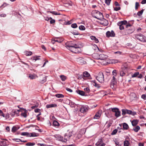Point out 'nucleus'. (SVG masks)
I'll return each mask as SVG.
<instances>
[{
  "mask_svg": "<svg viewBox=\"0 0 146 146\" xmlns=\"http://www.w3.org/2000/svg\"><path fill=\"white\" fill-rule=\"evenodd\" d=\"M79 29L81 30H84L85 29V28L84 26L80 25L79 27Z\"/></svg>",
  "mask_w": 146,
  "mask_h": 146,
  "instance_id": "49530a36",
  "label": "nucleus"
},
{
  "mask_svg": "<svg viewBox=\"0 0 146 146\" xmlns=\"http://www.w3.org/2000/svg\"><path fill=\"white\" fill-rule=\"evenodd\" d=\"M127 114H130L133 115H134L136 114V112H133L131 110H127Z\"/></svg>",
  "mask_w": 146,
  "mask_h": 146,
  "instance_id": "cd10ccee",
  "label": "nucleus"
},
{
  "mask_svg": "<svg viewBox=\"0 0 146 146\" xmlns=\"http://www.w3.org/2000/svg\"><path fill=\"white\" fill-rule=\"evenodd\" d=\"M76 92H77L78 94H79V95L81 96H86V95H85V92L82 91L78 90L76 91Z\"/></svg>",
  "mask_w": 146,
  "mask_h": 146,
  "instance_id": "4be33fe9",
  "label": "nucleus"
},
{
  "mask_svg": "<svg viewBox=\"0 0 146 146\" xmlns=\"http://www.w3.org/2000/svg\"><path fill=\"white\" fill-rule=\"evenodd\" d=\"M57 139L60 141L64 142H66L67 141L66 138H63L62 136H58L57 137Z\"/></svg>",
  "mask_w": 146,
  "mask_h": 146,
  "instance_id": "f3484780",
  "label": "nucleus"
},
{
  "mask_svg": "<svg viewBox=\"0 0 146 146\" xmlns=\"http://www.w3.org/2000/svg\"><path fill=\"white\" fill-rule=\"evenodd\" d=\"M93 47H94V48L93 47V48H94V50H96V48L98 49L99 50V48L98 47V46L96 44H94L93 45Z\"/></svg>",
  "mask_w": 146,
  "mask_h": 146,
  "instance_id": "bf43d9fd",
  "label": "nucleus"
},
{
  "mask_svg": "<svg viewBox=\"0 0 146 146\" xmlns=\"http://www.w3.org/2000/svg\"><path fill=\"white\" fill-rule=\"evenodd\" d=\"M139 74V72H137L133 74L132 76V77H135L137 76Z\"/></svg>",
  "mask_w": 146,
  "mask_h": 146,
  "instance_id": "603ef678",
  "label": "nucleus"
},
{
  "mask_svg": "<svg viewBox=\"0 0 146 146\" xmlns=\"http://www.w3.org/2000/svg\"><path fill=\"white\" fill-rule=\"evenodd\" d=\"M55 42H57L59 43H61L63 41L62 39H60L59 38H56L54 39Z\"/></svg>",
  "mask_w": 146,
  "mask_h": 146,
  "instance_id": "7c9ffc66",
  "label": "nucleus"
},
{
  "mask_svg": "<svg viewBox=\"0 0 146 146\" xmlns=\"http://www.w3.org/2000/svg\"><path fill=\"white\" fill-rule=\"evenodd\" d=\"M96 146H105V144L103 142L102 139H100L96 144Z\"/></svg>",
  "mask_w": 146,
  "mask_h": 146,
  "instance_id": "2eb2a0df",
  "label": "nucleus"
},
{
  "mask_svg": "<svg viewBox=\"0 0 146 146\" xmlns=\"http://www.w3.org/2000/svg\"><path fill=\"white\" fill-rule=\"evenodd\" d=\"M129 143L128 141H125L124 142V146H129Z\"/></svg>",
  "mask_w": 146,
  "mask_h": 146,
  "instance_id": "37998d69",
  "label": "nucleus"
},
{
  "mask_svg": "<svg viewBox=\"0 0 146 146\" xmlns=\"http://www.w3.org/2000/svg\"><path fill=\"white\" fill-rule=\"evenodd\" d=\"M72 131L68 133H66L65 134L64 137L65 138H66V140L69 139L70 137L72 136Z\"/></svg>",
  "mask_w": 146,
  "mask_h": 146,
  "instance_id": "dca6fc26",
  "label": "nucleus"
},
{
  "mask_svg": "<svg viewBox=\"0 0 146 146\" xmlns=\"http://www.w3.org/2000/svg\"><path fill=\"white\" fill-rule=\"evenodd\" d=\"M46 144L42 143H38L37 144V145L38 146H46Z\"/></svg>",
  "mask_w": 146,
  "mask_h": 146,
  "instance_id": "680f3d73",
  "label": "nucleus"
},
{
  "mask_svg": "<svg viewBox=\"0 0 146 146\" xmlns=\"http://www.w3.org/2000/svg\"><path fill=\"white\" fill-rule=\"evenodd\" d=\"M40 57V56H33L31 58V59L33 61L35 60L36 61L37 60H39L40 59L39 58Z\"/></svg>",
  "mask_w": 146,
  "mask_h": 146,
  "instance_id": "393cba45",
  "label": "nucleus"
},
{
  "mask_svg": "<svg viewBox=\"0 0 146 146\" xmlns=\"http://www.w3.org/2000/svg\"><path fill=\"white\" fill-rule=\"evenodd\" d=\"M60 77L61 80L63 81H65L66 79V77L63 75H60Z\"/></svg>",
  "mask_w": 146,
  "mask_h": 146,
  "instance_id": "e433bc0d",
  "label": "nucleus"
},
{
  "mask_svg": "<svg viewBox=\"0 0 146 146\" xmlns=\"http://www.w3.org/2000/svg\"><path fill=\"white\" fill-rule=\"evenodd\" d=\"M40 110L39 109L37 108L35 109V111L36 113L40 112Z\"/></svg>",
  "mask_w": 146,
  "mask_h": 146,
  "instance_id": "13d9d810",
  "label": "nucleus"
},
{
  "mask_svg": "<svg viewBox=\"0 0 146 146\" xmlns=\"http://www.w3.org/2000/svg\"><path fill=\"white\" fill-rule=\"evenodd\" d=\"M121 9V7H115L114 8V11H117Z\"/></svg>",
  "mask_w": 146,
  "mask_h": 146,
  "instance_id": "5fc2aeb1",
  "label": "nucleus"
},
{
  "mask_svg": "<svg viewBox=\"0 0 146 146\" xmlns=\"http://www.w3.org/2000/svg\"><path fill=\"white\" fill-rule=\"evenodd\" d=\"M117 70H113L112 72L113 75V76H116L117 75Z\"/></svg>",
  "mask_w": 146,
  "mask_h": 146,
  "instance_id": "09e8293b",
  "label": "nucleus"
},
{
  "mask_svg": "<svg viewBox=\"0 0 146 146\" xmlns=\"http://www.w3.org/2000/svg\"><path fill=\"white\" fill-rule=\"evenodd\" d=\"M19 129L18 126H14L12 128L11 131L13 132H15Z\"/></svg>",
  "mask_w": 146,
  "mask_h": 146,
  "instance_id": "b1692460",
  "label": "nucleus"
},
{
  "mask_svg": "<svg viewBox=\"0 0 146 146\" xmlns=\"http://www.w3.org/2000/svg\"><path fill=\"white\" fill-rule=\"evenodd\" d=\"M92 16L95 18L99 20H101V19L103 17L102 14L99 11L94 10L92 11Z\"/></svg>",
  "mask_w": 146,
  "mask_h": 146,
  "instance_id": "f03ea898",
  "label": "nucleus"
},
{
  "mask_svg": "<svg viewBox=\"0 0 146 146\" xmlns=\"http://www.w3.org/2000/svg\"><path fill=\"white\" fill-rule=\"evenodd\" d=\"M51 13L55 15H60V13H58L57 12L55 11H52L50 12Z\"/></svg>",
  "mask_w": 146,
  "mask_h": 146,
  "instance_id": "052dcab7",
  "label": "nucleus"
},
{
  "mask_svg": "<svg viewBox=\"0 0 146 146\" xmlns=\"http://www.w3.org/2000/svg\"><path fill=\"white\" fill-rule=\"evenodd\" d=\"M106 35L107 37H114L115 36V34L113 30H111V32L109 31H107L106 33Z\"/></svg>",
  "mask_w": 146,
  "mask_h": 146,
  "instance_id": "9b49d317",
  "label": "nucleus"
},
{
  "mask_svg": "<svg viewBox=\"0 0 146 146\" xmlns=\"http://www.w3.org/2000/svg\"><path fill=\"white\" fill-rule=\"evenodd\" d=\"M21 135H22L27 136L29 137V133L27 132H24L21 133Z\"/></svg>",
  "mask_w": 146,
  "mask_h": 146,
  "instance_id": "f704fd0d",
  "label": "nucleus"
},
{
  "mask_svg": "<svg viewBox=\"0 0 146 146\" xmlns=\"http://www.w3.org/2000/svg\"><path fill=\"white\" fill-rule=\"evenodd\" d=\"M19 110H15L13 112V113H14V115H15V114H16L17 115V114L18 113H19Z\"/></svg>",
  "mask_w": 146,
  "mask_h": 146,
  "instance_id": "4d7b16f0",
  "label": "nucleus"
},
{
  "mask_svg": "<svg viewBox=\"0 0 146 146\" xmlns=\"http://www.w3.org/2000/svg\"><path fill=\"white\" fill-rule=\"evenodd\" d=\"M35 143L28 142L25 145L28 146H32L35 145Z\"/></svg>",
  "mask_w": 146,
  "mask_h": 146,
  "instance_id": "72a5a7b5",
  "label": "nucleus"
},
{
  "mask_svg": "<svg viewBox=\"0 0 146 146\" xmlns=\"http://www.w3.org/2000/svg\"><path fill=\"white\" fill-rule=\"evenodd\" d=\"M53 125L54 126H59L60 125V124L59 123L56 121L54 120L53 122Z\"/></svg>",
  "mask_w": 146,
  "mask_h": 146,
  "instance_id": "bb28decb",
  "label": "nucleus"
},
{
  "mask_svg": "<svg viewBox=\"0 0 146 146\" xmlns=\"http://www.w3.org/2000/svg\"><path fill=\"white\" fill-rule=\"evenodd\" d=\"M111 111L112 112H115V115L117 117H118L121 115V112L119 110V109L116 108H111Z\"/></svg>",
  "mask_w": 146,
  "mask_h": 146,
  "instance_id": "6e6552de",
  "label": "nucleus"
},
{
  "mask_svg": "<svg viewBox=\"0 0 146 146\" xmlns=\"http://www.w3.org/2000/svg\"><path fill=\"white\" fill-rule=\"evenodd\" d=\"M100 114H99V112H97L95 115L94 117V119H98L100 117Z\"/></svg>",
  "mask_w": 146,
  "mask_h": 146,
  "instance_id": "a878e982",
  "label": "nucleus"
},
{
  "mask_svg": "<svg viewBox=\"0 0 146 146\" xmlns=\"http://www.w3.org/2000/svg\"><path fill=\"white\" fill-rule=\"evenodd\" d=\"M66 89L67 91H68L70 92H72V89H71L69 88H66Z\"/></svg>",
  "mask_w": 146,
  "mask_h": 146,
  "instance_id": "69168bd1",
  "label": "nucleus"
},
{
  "mask_svg": "<svg viewBox=\"0 0 146 146\" xmlns=\"http://www.w3.org/2000/svg\"><path fill=\"white\" fill-rule=\"evenodd\" d=\"M84 90L86 93H89L90 92V90L89 88L87 87L84 89Z\"/></svg>",
  "mask_w": 146,
  "mask_h": 146,
  "instance_id": "8fccbe9b",
  "label": "nucleus"
},
{
  "mask_svg": "<svg viewBox=\"0 0 146 146\" xmlns=\"http://www.w3.org/2000/svg\"><path fill=\"white\" fill-rule=\"evenodd\" d=\"M89 109V107L87 106H82L80 109V111L83 113H85Z\"/></svg>",
  "mask_w": 146,
  "mask_h": 146,
  "instance_id": "9d476101",
  "label": "nucleus"
},
{
  "mask_svg": "<svg viewBox=\"0 0 146 146\" xmlns=\"http://www.w3.org/2000/svg\"><path fill=\"white\" fill-rule=\"evenodd\" d=\"M139 6V4L138 2H136L135 3V9L137 10L138 9Z\"/></svg>",
  "mask_w": 146,
  "mask_h": 146,
  "instance_id": "864d4df0",
  "label": "nucleus"
},
{
  "mask_svg": "<svg viewBox=\"0 0 146 146\" xmlns=\"http://www.w3.org/2000/svg\"><path fill=\"white\" fill-rule=\"evenodd\" d=\"M25 54L26 55L29 56L31 55L32 54V52L31 51H26L25 52Z\"/></svg>",
  "mask_w": 146,
  "mask_h": 146,
  "instance_id": "a18cd8bd",
  "label": "nucleus"
},
{
  "mask_svg": "<svg viewBox=\"0 0 146 146\" xmlns=\"http://www.w3.org/2000/svg\"><path fill=\"white\" fill-rule=\"evenodd\" d=\"M36 134L35 133H29V137H36Z\"/></svg>",
  "mask_w": 146,
  "mask_h": 146,
  "instance_id": "a19ab883",
  "label": "nucleus"
},
{
  "mask_svg": "<svg viewBox=\"0 0 146 146\" xmlns=\"http://www.w3.org/2000/svg\"><path fill=\"white\" fill-rule=\"evenodd\" d=\"M55 96L58 98H62L64 97V96L63 94H56Z\"/></svg>",
  "mask_w": 146,
  "mask_h": 146,
  "instance_id": "c9c22d12",
  "label": "nucleus"
},
{
  "mask_svg": "<svg viewBox=\"0 0 146 146\" xmlns=\"http://www.w3.org/2000/svg\"><path fill=\"white\" fill-rule=\"evenodd\" d=\"M38 106V105H35L34 106L31 107V108L33 109H34L35 108H37Z\"/></svg>",
  "mask_w": 146,
  "mask_h": 146,
  "instance_id": "774afa93",
  "label": "nucleus"
},
{
  "mask_svg": "<svg viewBox=\"0 0 146 146\" xmlns=\"http://www.w3.org/2000/svg\"><path fill=\"white\" fill-rule=\"evenodd\" d=\"M45 20L47 21H48L50 19H52L51 17H44Z\"/></svg>",
  "mask_w": 146,
  "mask_h": 146,
  "instance_id": "338daca9",
  "label": "nucleus"
},
{
  "mask_svg": "<svg viewBox=\"0 0 146 146\" xmlns=\"http://www.w3.org/2000/svg\"><path fill=\"white\" fill-rule=\"evenodd\" d=\"M90 38L93 41L96 43H98L99 42L98 39L95 36H90Z\"/></svg>",
  "mask_w": 146,
  "mask_h": 146,
  "instance_id": "6ab92c4d",
  "label": "nucleus"
},
{
  "mask_svg": "<svg viewBox=\"0 0 146 146\" xmlns=\"http://www.w3.org/2000/svg\"><path fill=\"white\" fill-rule=\"evenodd\" d=\"M127 23V21L125 20L120 21L118 23L117 25L119 26V28L120 30H122L124 29V27L123 25H126Z\"/></svg>",
  "mask_w": 146,
  "mask_h": 146,
  "instance_id": "1a4fd4ad",
  "label": "nucleus"
},
{
  "mask_svg": "<svg viewBox=\"0 0 146 146\" xmlns=\"http://www.w3.org/2000/svg\"><path fill=\"white\" fill-rule=\"evenodd\" d=\"M57 106V105L56 104H47L46 106V107L47 108H52L56 107Z\"/></svg>",
  "mask_w": 146,
  "mask_h": 146,
  "instance_id": "5701e85b",
  "label": "nucleus"
},
{
  "mask_svg": "<svg viewBox=\"0 0 146 146\" xmlns=\"http://www.w3.org/2000/svg\"><path fill=\"white\" fill-rule=\"evenodd\" d=\"M7 141L5 139H3L0 142V146H6L8 145L7 143Z\"/></svg>",
  "mask_w": 146,
  "mask_h": 146,
  "instance_id": "a211bd4d",
  "label": "nucleus"
},
{
  "mask_svg": "<svg viewBox=\"0 0 146 146\" xmlns=\"http://www.w3.org/2000/svg\"><path fill=\"white\" fill-rule=\"evenodd\" d=\"M90 74L87 72L85 71L83 73V76H82V77L81 76L80 77H79V78H80V79H81L82 78L84 79H86V78H90Z\"/></svg>",
  "mask_w": 146,
  "mask_h": 146,
  "instance_id": "f8f14e48",
  "label": "nucleus"
},
{
  "mask_svg": "<svg viewBox=\"0 0 146 146\" xmlns=\"http://www.w3.org/2000/svg\"><path fill=\"white\" fill-rule=\"evenodd\" d=\"M141 98L144 100H146V95L143 94L141 96Z\"/></svg>",
  "mask_w": 146,
  "mask_h": 146,
  "instance_id": "e2e57ef3",
  "label": "nucleus"
},
{
  "mask_svg": "<svg viewBox=\"0 0 146 146\" xmlns=\"http://www.w3.org/2000/svg\"><path fill=\"white\" fill-rule=\"evenodd\" d=\"M131 25L129 24L126 25L125 28V35L129 34L134 31V29L131 28Z\"/></svg>",
  "mask_w": 146,
  "mask_h": 146,
  "instance_id": "7ed1b4c3",
  "label": "nucleus"
},
{
  "mask_svg": "<svg viewBox=\"0 0 146 146\" xmlns=\"http://www.w3.org/2000/svg\"><path fill=\"white\" fill-rule=\"evenodd\" d=\"M20 111L21 112V115L24 118H26L29 115V113L28 112L27 110L25 109L21 108Z\"/></svg>",
  "mask_w": 146,
  "mask_h": 146,
  "instance_id": "0eeeda50",
  "label": "nucleus"
},
{
  "mask_svg": "<svg viewBox=\"0 0 146 146\" xmlns=\"http://www.w3.org/2000/svg\"><path fill=\"white\" fill-rule=\"evenodd\" d=\"M40 82L43 84L46 81V78L45 77H43L42 79L41 78H40Z\"/></svg>",
  "mask_w": 146,
  "mask_h": 146,
  "instance_id": "473e14b6",
  "label": "nucleus"
},
{
  "mask_svg": "<svg viewBox=\"0 0 146 146\" xmlns=\"http://www.w3.org/2000/svg\"><path fill=\"white\" fill-rule=\"evenodd\" d=\"M117 83V81L116 80V79L115 77L114 76H113L112 77V78L111 80V87L113 88V87L114 86V85H115Z\"/></svg>",
  "mask_w": 146,
  "mask_h": 146,
  "instance_id": "ddd939ff",
  "label": "nucleus"
},
{
  "mask_svg": "<svg viewBox=\"0 0 146 146\" xmlns=\"http://www.w3.org/2000/svg\"><path fill=\"white\" fill-rule=\"evenodd\" d=\"M140 129V127L139 126H137L133 129V130H134L135 132H137Z\"/></svg>",
  "mask_w": 146,
  "mask_h": 146,
  "instance_id": "c85d7f7f",
  "label": "nucleus"
},
{
  "mask_svg": "<svg viewBox=\"0 0 146 146\" xmlns=\"http://www.w3.org/2000/svg\"><path fill=\"white\" fill-rule=\"evenodd\" d=\"M50 21V23L51 24H53L55 22V21L54 19H52Z\"/></svg>",
  "mask_w": 146,
  "mask_h": 146,
  "instance_id": "0e129e2a",
  "label": "nucleus"
},
{
  "mask_svg": "<svg viewBox=\"0 0 146 146\" xmlns=\"http://www.w3.org/2000/svg\"><path fill=\"white\" fill-rule=\"evenodd\" d=\"M29 77L31 79H34L35 78V75H33L29 74Z\"/></svg>",
  "mask_w": 146,
  "mask_h": 146,
  "instance_id": "de8ad7c7",
  "label": "nucleus"
},
{
  "mask_svg": "<svg viewBox=\"0 0 146 146\" xmlns=\"http://www.w3.org/2000/svg\"><path fill=\"white\" fill-rule=\"evenodd\" d=\"M13 140L17 142L21 141V142H27V141H22L19 139H13Z\"/></svg>",
  "mask_w": 146,
  "mask_h": 146,
  "instance_id": "c756f323",
  "label": "nucleus"
},
{
  "mask_svg": "<svg viewBox=\"0 0 146 146\" xmlns=\"http://www.w3.org/2000/svg\"><path fill=\"white\" fill-rule=\"evenodd\" d=\"M143 11H144L143 9H142L141 11H139L137 13V15L139 16H141L142 15V14L143 12Z\"/></svg>",
  "mask_w": 146,
  "mask_h": 146,
  "instance_id": "79ce46f5",
  "label": "nucleus"
},
{
  "mask_svg": "<svg viewBox=\"0 0 146 146\" xmlns=\"http://www.w3.org/2000/svg\"><path fill=\"white\" fill-rule=\"evenodd\" d=\"M117 129H114L111 132V134L112 135H115L117 132Z\"/></svg>",
  "mask_w": 146,
  "mask_h": 146,
  "instance_id": "c03bdc74",
  "label": "nucleus"
},
{
  "mask_svg": "<svg viewBox=\"0 0 146 146\" xmlns=\"http://www.w3.org/2000/svg\"><path fill=\"white\" fill-rule=\"evenodd\" d=\"M66 48L71 52L75 53L81 52V49L79 45L73 41L67 42L65 44Z\"/></svg>",
  "mask_w": 146,
  "mask_h": 146,
  "instance_id": "f257e3e1",
  "label": "nucleus"
},
{
  "mask_svg": "<svg viewBox=\"0 0 146 146\" xmlns=\"http://www.w3.org/2000/svg\"><path fill=\"white\" fill-rule=\"evenodd\" d=\"M97 56L98 57L97 58H96L98 59H100L101 60H104L106 59L108 57L107 55H105L103 54H102L99 55L98 53H95L93 55V56Z\"/></svg>",
  "mask_w": 146,
  "mask_h": 146,
  "instance_id": "423d86ee",
  "label": "nucleus"
},
{
  "mask_svg": "<svg viewBox=\"0 0 146 146\" xmlns=\"http://www.w3.org/2000/svg\"><path fill=\"white\" fill-rule=\"evenodd\" d=\"M72 33L74 35H80L79 33L77 31L75 30L73 31Z\"/></svg>",
  "mask_w": 146,
  "mask_h": 146,
  "instance_id": "4c0bfd02",
  "label": "nucleus"
},
{
  "mask_svg": "<svg viewBox=\"0 0 146 146\" xmlns=\"http://www.w3.org/2000/svg\"><path fill=\"white\" fill-rule=\"evenodd\" d=\"M135 37L136 39L141 42H146V37L142 34H136L135 35Z\"/></svg>",
  "mask_w": 146,
  "mask_h": 146,
  "instance_id": "20e7f679",
  "label": "nucleus"
},
{
  "mask_svg": "<svg viewBox=\"0 0 146 146\" xmlns=\"http://www.w3.org/2000/svg\"><path fill=\"white\" fill-rule=\"evenodd\" d=\"M122 111V114L123 115H125L127 114V109H122L121 110Z\"/></svg>",
  "mask_w": 146,
  "mask_h": 146,
  "instance_id": "ea45409f",
  "label": "nucleus"
},
{
  "mask_svg": "<svg viewBox=\"0 0 146 146\" xmlns=\"http://www.w3.org/2000/svg\"><path fill=\"white\" fill-rule=\"evenodd\" d=\"M139 121V120H137V119H133L131 121V123H132V125L133 126H136L138 123Z\"/></svg>",
  "mask_w": 146,
  "mask_h": 146,
  "instance_id": "412c9836",
  "label": "nucleus"
},
{
  "mask_svg": "<svg viewBox=\"0 0 146 146\" xmlns=\"http://www.w3.org/2000/svg\"><path fill=\"white\" fill-rule=\"evenodd\" d=\"M129 128L128 125L126 123H124L123 124V128L124 129H127Z\"/></svg>",
  "mask_w": 146,
  "mask_h": 146,
  "instance_id": "2f4dec72",
  "label": "nucleus"
},
{
  "mask_svg": "<svg viewBox=\"0 0 146 146\" xmlns=\"http://www.w3.org/2000/svg\"><path fill=\"white\" fill-rule=\"evenodd\" d=\"M123 68H121V69L119 70V74L121 76L123 77L125 74V73L123 70Z\"/></svg>",
  "mask_w": 146,
  "mask_h": 146,
  "instance_id": "aec40b11",
  "label": "nucleus"
},
{
  "mask_svg": "<svg viewBox=\"0 0 146 146\" xmlns=\"http://www.w3.org/2000/svg\"><path fill=\"white\" fill-rule=\"evenodd\" d=\"M71 26L73 28H75L77 27V25L76 23H73L71 25Z\"/></svg>",
  "mask_w": 146,
  "mask_h": 146,
  "instance_id": "3c124183",
  "label": "nucleus"
},
{
  "mask_svg": "<svg viewBox=\"0 0 146 146\" xmlns=\"http://www.w3.org/2000/svg\"><path fill=\"white\" fill-rule=\"evenodd\" d=\"M97 80L101 83H103L104 82V75L102 72H99L98 76L96 77Z\"/></svg>",
  "mask_w": 146,
  "mask_h": 146,
  "instance_id": "39448f33",
  "label": "nucleus"
},
{
  "mask_svg": "<svg viewBox=\"0 0 146 146\" xmlns=\"http://www.w3.org/2000/svg\"><path fill=\"white\" fill-rule=\"evenodd\" d=\"M0 115L3 116V117H5V114L3 113L1 110H0Z\"/></svg>",
  "mask_w": 146,
  "mask_h": 146,
  "instance_id": "6e6d98bb",
  "label": "nucleus"
},
{
  "mask_svg": "<svg viewBox=\"0 0 146 146\" xmlns=\"http://www.w3.org/2000/svg\"><path fill=\"white\" fill-rule=\"evenodd\" d=\"M85 59L82 58L80 57L77 59V61L79 64L83 65L86 63Z\"/></svg>",
  "mask_w": 146,
  "mask_h": 146,
  "instance_id": "4468645a",
  "label": "nucleus"
},
{
  "mask_svg": "<svg viewBox=\"0 0 146 146\" xmlns=\"http://www.w3.org/2000/svg\"><path fill=\"white\" fill-rule=\"evenodd\" d=\"M111 0H105V3L108 6H109Z\"/></svg>",
  "mask_w": 146,
  "mask_h": 146,
  "instance_id": "58836bf2",
  "label": "nucleus"
}]
</instances>
